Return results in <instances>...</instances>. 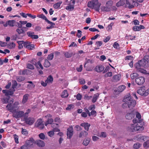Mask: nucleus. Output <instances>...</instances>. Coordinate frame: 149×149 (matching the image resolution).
<instances>
[{
    "label": "nucleus",
    "instance_id": "052dcab7",
    "mask_svg": "<svg viewBox=\"0 0 149 149\" xmlns=\"http://www.w3.org/2000/svg\"><path fill=\"white\" fill-rule=\"evenodd\" d=\"M48 135L50 137H52L54 134V131H50L48 133Z\"/></svg>",
    "mask_w": 149,
    "mask_h": 149
},
{
    "label": "nucleus",
    "instance_id": "39448f33",
    "mask_svg": "<svg viewBox=\"0 0 149 149\" xmlns=\"http://www.w3.org/2000/svg\"><path fill=\"white\" fill-rule=\"evenodd\" d=\"M12 113L13 116L17 119L23 117L24 115V112L22 111L13 112Z\"/></svg>",
    "mask_w": 149,
    "mask_h": 149
},
{
    "label": "nucleus",
    "instance_id": "c03bdc74",
    "mask_svg": "<svg viewBox=\"0 0 149 149\" xmlns=\"http://www.w3.org/2000/svg\"><path fill=\"white\" fill-rule=\"evenodd\" d=\"M126 1V3L128 6V8H133L134 7V6L133 5H131V3H130V2H129L128 0H125Z\"/></svg>",
    "mask_w": 149,
    "mask_h": 149
},
{
    "label": "nucleus",
    "instance_id": "a18cd8bd",
    "mask_svg": "<svg viewBox=\"0 0 149 149\" xmlns=\"http://www.w3.org/2000/svg\"><path fill=\"white\" fill-rule=\"evenodd\" d=\"M15 45L13 42H12L9 44L8 46V48L9 49H12L14 48L15 47Z\"/></svg>",
    "mask_w": 149,
    "mask_h": 149
},
{
    "label": "nucleus",
    "instance_id": "37998d69",
    "mask_svg": "<svg viewBox=\"0 0 149 149\" xmlns=\"http://www.w3.org/2000/svg\"><path fill=\"white\" fill-rule=\"evenodd\" d=\"M54 57V53H52L48 55L47 57V59L49 60H52L53 58Z\"/></svg>",
    "mask_w": 149,
    "mask_h": 149
},
{
    "label": "nucleus",
    "instance_id": "2f4dec72",
    "mask_svg": "<svg viewBox=\"0 0 149 149\" xmlns=\"http://www.w3.org/2000/svg\"><path fill=\"white\" fill-rule=\"evenodd\" d=\"M25 42L23 41H19L18 42V44L19 45L18 47L19 49H21L23 48V46H24V43Z\"/></svg>",
    "mask_w": 149,
    "mask_h": 149
},
{
    "label": "nucleus",
    "instance_id": "5701e85b",
    "mask_svg": "<svg viewBox=\"0 0 149 149\" xmlns=\"http://www.w3.org/2000/svg\"><path fill=\"white\" fill-rule=\"evenodd\" d=\"M36 142L38 146L39 147H43L45 145L44 142L40 140H37Z\"/></svg>",
    "mask_w": 149,
    "mask_h": 149
},
{
    "label": "nucleus",
    "instance_id": "6ab92c4d",
    "mask_svg": "<svg viewBox=\"0 0 149 149\" xmlns=\"http://www.w3.org/2000/svg\"><path fill=\"white\" fill-rule=\"evenodd\" d=\"M29 96V95L28 94H26L24 95L22 101L23 104H24L27 102Z\"/></svg>",
    "mask_w": 149,
    "mask_h": 149
},
{
    "label": "nucleus",
    "instance_id": "5fc2aeb1",
    "mask_svg": "<svg viewBox=\"0 0 149 149\" xmlns=\"http://www.w3.org/2000/svg\"><path fill=\"white\" fill-rule=\"evenodd\" d=\"M113 47L116 49H118L119 47V45L117 42H116L114 43Z\"/></svg>",
    "mask_w": 149,
    "mask_h": 149
},
{
    "label": "nucleus",
    "instance_id": "2eb2a0df",
    "mask_svg": "<svg viewBox=\"0 0 149 149\" xmlns=\"http://www.w3.org/2000/svg\"><path fill=\"white\" fill-rule=\"evenodd\" d=\"M145 29V27L142 25H140L139 26H135L132 28L133 30L134 31H140L141 29Z\"/></svg>",
    "mask_w": 149,
    "mask_h": 149
},
{
    "label": "nucleus",
    "instance_id": "a211bd4d",
    "mask_svg": "<svg viewBox=\"0 0 149 149\" xmlns=\"http://www.w3.org/2000/svg\"><path fill=\"white\" fill-rule=\"evenodd\" d=\"M14 91H12L10 90H4L2 91L3 93L5 94L6 95L8 96L9 95H12L14 94Z\"/></svg>",
    "mask_w": 149,
    "mask_h": 149
},
{
    "label": "nucleus",
    "instance_id": "423d86ee",
    "mask_svg": "<svg viewBox=\"0 0 149 149\" xmlns=\"http://www.w3.org/2000/svg\"><path fill=\"white\" fill-rule=\"evenodd\" d=\"M28 29L26 27H23L21 28H17L16 29V32L19 35L21 34H23L22 37L24 36L25 35V31L27 30Z\"/></svg>",
    "mask_w": 149,
    "mask_h": 149
},
{
    "label": "nucleus",
    "instance_id": "a878e982",
    "mask_svg": "<svg viewBox=\"0 0 149 149\" xmlns=\"http://www.w3.org/2000/svg\"><path fill=\"white\" fill-rule=\"evenodd\" d=\"M69 95L68 91L66 90H64L62 93L61 95V97L63 98H67Z\"/></svg>",
    "mask_w": 149,
    "mask_h": 149
},
{
    "label": "nucleus",
    "instance_id": "13d9d810",
    "mask_svg": "<svg viewBox=\"0 0 149 149\" xmlns=\"http://www.w3.org/2000/svg\"><path fill=\"white\" fill-rule=\"evenodd\" d=\"M90 141L89 139H87L86 140H84L83 141V143L84 145L87 146L89 143Z\"/></svg>",
    "mask_w": 149,
    "mask_h": 149
},
{
    "label": "nucleus",
    "instance_id": "7ed1b4c3",
    "mask_svg": "<svg viewBox=\"0 0 149 149\" xmlns=\"http://www.w3.org/2000/svg\"><path fill=\"white\" fill-rule=\"evenodd\" d=\"M144 129L142 125L140 126L138 124H132L131 125L130 130L132 132L137 131L138 133L140 132Z\"/></svg>",
    "mask_w": 149,
    "mask_h": 149
},
{
    "label": "nucleus",
    "instance_id": "4d7b16f0",
    "mask_svg": "<svg viewBox=\"0 0 149 149\" xmlns=\"http://www.w3.org/2000/svg\"><path fill=\"white\" fill-rule=\"evenodd\" d=\"M112 73L111 72H109L107 73H106L104 75V77H110L112 76Z\"/></svg>",
    "mask_w": 149,
    "mask_h": 149
},
{
    "label": "nucleus",
    "instance_id": "c9c22d12",
    "mask_svg": "<svg viewBox=\"0 0 149 149\" xmlns=\"http://www.w3.org/2000/svg\"><path fill=\"white\" fill-rule=\"evenodd\" d=\"M74 5L72 4V5H71L70 4L67 6L66 7V9L67 10H69V11H72V10L74 8Z\"/></svg>",
    "mask_w": 149,
    "mask_h": 149
},
{
    "label": "nucleus",
    "instance_id": "e2e57ef3",
    "mask_svg": "<svg viewBox=\"0 0 149 149\" xmlns=\"http://www.w3.org/2000/svg\"><path fill=\"white\" fill-rule=\"evenodd\" d=\"M78 33L77 34V36L79 38H80L81 36V30H77Z\"/></svg>",
    "mask_w": 149,
    "mask_h": 149
},
{
    "label": "nucleus",
    "instance_id": "09e8293b",
    "mask_svg": "<svg viewBox=\"0 0 149 149\" xmlns=\"http://www.w3.org/2000/svg\"><path fill=\"white\" fill-rule=\"evenodd\" d=\"M27 68L33 70L34 69V66L30 63H28L27 65Z\"/></svg>",
    "mask_w": 149,
    "mask_h": 149
},
{
    "label": "nucleus",
    "instance_id": "ea45409f",
    "mask_svg": "<svg viewBox=\"0 0 149 149\" xmlns=\"http://www.w3.org/2000/svg\"><path fill=\"white\" fill-rule=\"evenodd\" d=\"M37 17L42 18V19L45 20V21H46V22H47L48 20L46 17L43 14L38 15Z\"/></svg>",
    "mask_w": 149,
    "mask_h": 149
},
{
    "label": "nucleus",
    "instance_id": "dca6fc26",
    "mask_svg": "<svg viewBox=\"0 0 149 149\" xmlns=\"http://www.w3.org/2000/svg\"><path fill=\"white\" fill-rule=\"evenodd\" d=\"M135 116V113L133 111H132L130 113H127L126 114L125 117L127 119L131 120Z\"/></svg>",
    "mask_w": 149,
    "mask_h": 149
},
{
    "label": "nucleus",
    "instance_id": "7c9ffc66",
    "mask_svg": "<svg viewBox=\"0 0 149 149\" xmlns=\"http://www.w3.org/2000/svg\"><path fill=\"white\" fill-rule=\"evenodd\" d=\"M8 21V26L11 27H13L14 26V24L16 22L15 20H9Z\"/></svg>",
    "mask_w": 149,
    "mask_h": 149
},
{
    "label": "nucleus",
    "instance_id": "0e129e2a",
    "mask_svg": "<svg viewBox=\"0 0 149 149\" xmlns=\"http://www.w3.org/2000/svg\"><path fill=\"white\" fill-rule=\"evenodd\" d=\"M78 72H81L82 70V65H80L79 67H77L76 68Z\"/></svg>",
    "mask_w": 149,
    "mask_h": 149
},
{
    "label": "nucleus",
    "instance_id": "3c124183",
    "mask_svg": "<svg viewBox=\"0 0 149 149\" xmlns=\"http://www.w3.org/2000/svg\"><path fill=\"white\" fill-rule=\"evenodd\" d=\"M13 137L15 143H19L18 141V136L16 134H15L13 135Z\"/></svg>",
    "mask_w": 149,
    "mask_h": 149
},
{
    "label": "nucleus",
    "instance_id": "e433bc0d",
    "mask_svg": "<svg viewBox=\"0 0 149 149\" xmlns=\"http://www.w3.org/2000/svg\"><path fill=\"white\" fill-rule=\"evenodd\" d=\"M53 121L54 120L53 119L48 118L47 121L45 123V126H47L48 124H52V123L53 122Z\"/></svg>",
    "mask_w": 149,
    "mask_h": 149
},
{
    "label": "nucleus",
    "instance_id": "c85d7f7f",
    "mask_svg": "<svg viewBox=\"0 0 149 149\" xmlns=\"http://www.w3.org/2000/svg\"><path fill=\"white\" fill-rule=\"evenodd\" d=\"M113 79L114 81H118L120 79V76L119 75H115L113 77Z\"/></svg>",
    "mask_w": 149,
    "mask_h": 149
},
{
    "label": "nucleus",
    "instance_id": "473e14b6",
    "mask_svg": "<svg viewBox=\"0 0 149 149\" xmlns=\"http://www.w3.org/2000/svg\"><path fill=\"white\" fill-rule=\"evenodd\" d=\"M62 3V1H59L56 3L54 4L53 6L54 8L55 9H57L58 8L60 7Z\"/></svg>",
    "mask_w": 149,
    "mask_h": 149
},
{
    "label": "nucleus",
    "instance_id": "338daca9",
    "mask_svg": "<svg viewBox=\"0 0 149 149\" xmlns=\"http://www.w3.org/2000/svg\"><path fill=\"white\" fill-rule=\"evenodd\" d=\"M48 83L47 81V80H45V82H44L43 81H42L41 84L42 86H46L47 85V84Z\"/></svg>",
    "mask_w": 149,
    "mask_h": 149
},
{
    "label": "nucleus",
    "instance_id": "c756f323",
    "mask_svg": "<svg viewBox=\"0 0 149 149\" xmlns=\"http://www.w3.org/2000/svg\"><path fill=\"white\" fill-rule=\"evenodd\" d=\"M51 65V64L48 60L46 59H45V62L44 64V66L45 67L48 68Z\"/></svg>",
    "mask_w": 149,
    "mask_h": 149
},
{
    "label": "nucleus",
    "instance_id": "9d476101",
    "mask_svg": "<svg viewBox=\"0 0 149 149\" xmlns=\"http://www.w3.org/2000/svg\"><path fill=\"white\" fill-rule=\"evenodd\" d=\"M67 138L70 139L72 137L73 134V129L72 127H71L67 129Z\"/></svg>",
    "mask_w": 149,
    "mask_h": 149
},
{
    "label": "nucleus",
    "instance_id": "bb28decb",
    "mask_svg": "<svg viewBox=\"0 0 149 149\" xmlns=\"http://www.w3.org/2000/svg\"><path fill=\"white\" fill-rule=\"evenodd\" d=\"M16 79L18 82H21L25 79V77L22 76H17L16 77Z\"/></svg>",
    "mask_w": 149,
    "mask_h": 149
},
{
    "label": "nucleus",
    "instance_id": "cd10ccee",
    "mask_svg": "<svg viewBox=\"0 0 149 149\" xmlns=\"http://www.w3.org/2000/svg\"><path fill=\"white\" fill-rule=\"evenodd\" d=\"M138 62L143 68L146 65V63L145 60L143 59H142L140 61H138Z\"/></svg>",
    "mask_w": 149,
    "mask_h": 149
},
{
    "label": "nucleus",
    "instance_id": "f704fd0d",
    "mask_svg": "<svg viewBox=\"0 0 149 149\" xmlns=\"http://www.w3.org/2000/svg\"><path fill=\"white\" fill-rule=\"evenodd\" d=\"M7 109L9 111H11L13 110L14 108V107L13 106L12 104H8L6 107Z\"/></svg>",
    "mask_w": 149,
    "mask_h": 149
},
{
    "label": "nucleus",
    "instance_id": "ddd939ff",
    "mask_svg": "<svg viewBox=\"0 0 149 149\" xmlns=\"http://www.w3.org/2000/svg\"><path fill=\"white\" fill-rule=\"evenodd\" d=\"M27 35L29 37L32 39H37L38 38V36L37 35H34V33L31 31H28L26 33Z\"/></svg>",
    "mask_w": 149,
    "mask_h": 149
},
{
    "label": "nucleus",
    "instance_id": "412c9836",
    "mask_svg": "<svg viewBox=\"0 0 149 149\" xmlns=\"http://www.w3.org/2000/svg\"><path fill=\"white\" fill-rule=\"evenodd\" d=\"M88 132L85 131H82L79 134V138H84L87 136L88 135Z\"/></svg>",
    "mask_w": 149,
    "mask_h": 149
},
{
    "label": "nucleus",
    "instance_id": "20e7f679",
    "mask_svg": "<svg viewBox=\"0 0 149 149\" xmlns=\"http://www.w3.org/2000/svg\"><path fill=\"white\" fill-rule=\"evenodd\" d=\"M137 93L141 95L147 96L149 94V89H145V87H142L137 91Z\"/></svg>",
    "mask_w": 149,
    "mask_h": 149
},
{
    "label": "nucleus",
    "instance_id": "aec40b11",
    "mask_svg": "<svg viewBox=\"0 0 149 149\" xmlns=\"http://www.w3.org/2000/svg\"><path fill=\"white\" fill-rule=\"evenodd\" d=\"M42 125V128H44L45 126L44 123H43L42 120L41 119H39L38 120L36 123V126L39 127L40 125Z\"/></svg>",
    "mask_w": 149,
    "mask_h": 149
},
{
    "label": "nucleus",
    "instance_id": "4468645a",
    "mask_svg": "<svg viewBox=\"0 0 149 149\" xmlns=\"http://www.w3.org/2000/svg\"><path fill=\"white\" fill-rule=\"evenodd\" d=\"M26 145L29 147H32L34 143V140L33 138H31L29 140L26 141Z\"/></svg>",
    "mask_w": 149,
    "mask_h": 149
},
{
    "label": "nucleus",
    "instance_id": "58836bf2",
    "mask_svg": "<svg viewBox=\"0 0 149 149\" xmlns=\"http://www.w3.org/2000/svg\"><path fill=\"white\" fill-rule=\"evenodd\" d=\"M65 57L67 58L71 57L73 55L72 52H65L64 53Z\"/></svg>",
    "mask_w": 149,
    "mask_h": 149
},
{
    "label": "nucleus",
    "instance_id": "f03ea898",
    "mask_svg": "<svg viewBox=\"0 0 149 149\" xmlns=\"http://www.w3.org/2000/svg\"><path fill=\"white\" fill-rule=\"evenodd\" d=\"M101 6V3H99L98 0H91L88 2L87 6L99 12L100 8Z\"/></svg>",
    "mask_w": 149,
    "mask_h": 149
},
{
    "label": "nucleus",
    "instance_id": "de8ad7c7",
    "mask_svg": "<svg viewBox=\"0 0 149 149\" xmlns=\"http://www.w3.org/2000/svg\"><path fill=\"white\" fill-rule=\"evenodd\" d=\"M138 76V74L136 73H134L130 75V77L132 79H134Z\"/></svg>",
    "mask_w": 149,
    "mask_h": 149
},
{
    "label": "nucleus",
    "instance_id": "79ce46f5",
    "mask_svg": "<svg viewBox=\"0 0 149 149\" xmlns=\"http://www.w3.org/2000/svg\"><path fill=\"white\" fill-rule=\"evenodd\" d=\"M46 80H47L48 83L52 82L53 81V78L51 75H50Z\"/></svg>",
    "mask_w": 149,
    "mask_h": 149
},
{
    "label": "nucleus",
    "instance_id": "393cba45",
    "mask_svg": "<svg viewBox=\"0 0 149 149\" xmlns=\"http://www.w3.org/2000/svg\"><path fill=\"white\" fill-rule=\"evenodd\" d=\"M102 11L103 12H108L110 11L111 9L108 6H102L100 8Z\"/></svg>",
    "mask_w": 149,
    "mask_h": 149
},
{
    "label": "nucleus",
    "instance_id": "bf43d9fd",
    "mask_svg": "<svg viewBox=\"0 0 149 149\" xmlns=\"http://www.w3.org/2000/svg\"><path fill=\"white\" fill-rule=\"evenodd\" d=\"M30 71L29 70L27 69H25L22 71V75H25V74H27V73Z\"/></svg>",
    "mask_w": 149,
    "mask_h": 149
},
{
    "label": "nucleus",
    "instance_id": "774afa93",
    "mask_svg": "<svg viewBox=\"0 0 149 149\" xmlns=\"http://www.w3.org/2000/svg\"><path fill=\"white\" fill-rule=\"evenodd\" d=\"M143 59L145 60V61L147 63L149 62V56L146 55L144 57Z\"/></svg>",
    "mask_w": 149,
    "mask_h": 149
},
{
    "label": "nucleus",
    "instance_id": "f3484780",
    "mask_svg": "<svg viewBox=\"0 0 149 149\" xmlns=\"http://www.w3.org/2000/svg\"><path fill=\"white\" fill-rule=\"evenodd\" d=\"M81 126L84 127V129L88 131L89 130V128L90 126L91 125L90 124L87 123H81L80 125Z\"/></svg>",
    "mask_w": 149,
    "mask_h": 149
},
{
    "label": "nucleus",
    "instance_id": "f8f14e48",
    "mask_svg": "<svg viewBox=\"0 0 149 149\" xmlns=\"http://www.w3.org/2000/svg\"><path fill=\"white\" fill-rule=\"evenodd\" d=\"M134 67L138 71H139L141 72L144 73L146 71L145 70L142 68L143 67H141V66L140 65V64L138 62L135 64Z\"/></svg>",
    "mask_w": 149,
    "mask_h": 149
},
{
    "label": "nucleus",
    "instance_id": "a19ab883",
    "mask_svg": "<svg viewBox=\"0 0 149 149\" xmlns=\"http://www.w3.org/2000/svg\"><path fill=\"white\" fill-rule=\"evenodd\" d=\"M113 2L112 1H109L107 2L106 6H108L109 8L111 9V7L112 4H113Z\"/></svg>",
    "mask_w": 149,
    "mask_h": 149
},
{
    "label": "nucleus",
    "instance_id": "49530a36",
    "mask_svg": "<svg viewBox=\"0 0 149 149\" xmlns=\"http://www.w3.org/2000/svg\"><path fill=\"white\" fill-rule=\"evenodd\" d=\"M141 146V145L139 143H135L133 146V148L134 149H138L140 148Z\"/></svg>",
    "mask_w": 149,
    "mask_h": 149
},
{
    "label": "nucleus",
    "instance_id": "864d4df0",
    "mask_svg": "<svg viewBox=\"0 0 149 149\" xmlns=\"http://www.w3.org/2000/svg\"><path fill=\"white\" fill-rule=\"evenodd\" d=\"M143 146L144 148L149 147V140L146 141L143 143Z\"/></svg>",
    "mask_w": 149,
    "mask_h": 149
},
{
    "label": "nucleus",
    "instance_id": "603ef678",
    "mask_svg": "<svg viewBox=\"0 0 149 149\" xmlns=\"http://www.w3.org/2000/svg\"><path fill=\"white\" fill-rule=\"evenodd\" d=\"M10 98V97H4L3 99V102L4 104H7L8 102V100Z\"/></svg>",
    "mask_w": 149,
    "mask_h": 149
},
{
    "label": "nucleus",
    "instance_id": "8fccbe9b",
    "mask_svg": "<svg viewBox=\"0 0 149 149\" xmlns=\"http://www.w3.org/2000/svg\"><path fill=\"white\" fill-rule=\"evenodd\" d=\"M17 85V83L16 80H14L12 82V87L14 89L16 88Z\"/></svg>",
    "mask_w": 149,
    "mask_h": 149
},
{
    "label": "nucleus",
    "instance_id": "b1692460",
    "mask_svg": "<svg viewBox=\"0 0 149 149\" xmlns=\"http://www.w3.org/2000/svg\"><path fill=\"white\" fill-rule=\"evenodd\" d=\"M99 94L98 93H97L95 94L92 100V102L93 103H95L96 102L97 99L99 97Z\"/></svg>",
    "mask_w": 149,
    "mask_h": 149
},
{
    "label": "nucleus",
    "instance_id": "f257e3e1",
    "mask_svg": "<svg viewBox=\"0 0 149 149\" xmlns=\"http://www.w3.org/2000/svg\"><path fill=\"white\" fill-rule=\"evenodd\" d=\"M123 101L125 102L122 105V107L124 108L128 106L130 109H132L136 104V101L133 100L130 96L124 98Z\"/></svg>",
    "mask_w": 149,
    "mask_h": 149
},
{
    "label": "nucleus",
    "instance_id": "1a4fd4ad",
    "mask_svg": "<svg viewBox=\"0 0 149 149\" xmlns=\"http://www.w3.org/2000/svg\"><path fill=\"white\" fill-rule=\"evenodd\" d=\"M104 69V67L103 65H99L95 67L94 70L95 71L98 73H100L103 72Z\"/></svg>",
    "mask_w": 149,
    "mask_h": 149
},
{
    "label": "nucleus",
    "instance_id": "0eeeda50",
    "mask_svg": "<svg viewBox=\"0 0 149 149\" xmlns=\"http://www.w3.org/2000/svg\"><path fill=\"white\" fill-rule=\"evenodd\" d=\"M145 81V78L143 77H137L135 79V82L139 85H142Z\"/></svg>",
    "mask_w": 149,
    "mask_h": 149
},
{
    "label": "nucleus",
    "instance_id": "6e6552de",
    "mask_svg": "<svg viewBox=\"0 0 149 149\" xmlns=\"http://www.w3.org/2000/svg\"><path fill=\"white\" fill-rule=\"evenodd\" d=\"M24 46L25 47L30 50H33L35 48L34 45L31 44V42L28 41H26L24 43Z\"/></svg>",
    "mask_w": 149,
    "mask_h": 149
},
{
    "label": "nucleus",
    "instance_id": "72a5a7b5",
    "mask_svg": "<svg viewBox=\"0 0 149 149\" xmlns=\"http://www.w3.org/2000/svg\"><path fill=\"white\" fill-rule=\"evenodd\" d=\"M102 44V41H97L95 43V45L97 46V47H95L94 49L97 50L99 49V47L101 46Z\"/></svg>",
    "mask_w": 149,
    "mask_h": 149
},
{
    "label": "nucleus",
    "instance_id": "6e6d98bb",
    "mask_svg": "<svg viewBox=\"0 0 149 149\" xmlns=\"http://www.w3.org/2000/svg\"><path fill=\"white\" fill-rule=\"evenodd\" d=\"M22 133L25 135H27L28 134V132L26 130L22 128Z\"/></svg>",
    "mask_w": 149,
    "mask_h": 149
},
{
    "label": "nucleus",
    "instance_id": "680f3d73",
    "mask_svg": "<svg viewBox=\"0 0 149 149\" xmlns=\"http://www.w3.org/2000/svg\"><path fill=\"white\" fill-rule=\"evenodd\" d=\"M11 38L12 39L14 40H17V38H19L18 37V35L16 34L13 36H12Z\"/></svg>",
    "mask_w": 149,
    "mask_h": 149
},
{
    "label": "nucleus",
    "instance_id": "69168bd1",
    "mask_svg": "<svg viewBox=\"0 0 149 149\" xmlns=\"http://www.w3.org/2000/svg\"><path fill=\"white\" fill-rule=\"evenodd\" d=\"M40 138L42 139H45V136L43 133H41L39 135Z\"/></svg>",
    "mask_w": 149,
    "mask_h": 149
},
{
    "label": "nucleus",
    "instance_id": "4be33fe9",
    "mask_svg": "<svg viewBox=\"0 0 149 149\" xmlns=\"http://www.w3.org/2000/svg\"><path fill=\"white\" fill-rule=\"evenodd\" d=\"M33 64L34 65H35L37 69L40 68L42 70L43 69V67L41 64L40 61H38L37 63L35 62V63Z\"/></svg>",
    "mask_w": 149,
    "mask_h": 149
},
{
    "label": "nucleus",
    "instance_id": "9b49d317",
    "mask_svg": "<svg viewBox=\"0 0 149 149\" xmlns=\"http://www.w3.org/2000/svg\"><path fill=\"white\" fill-rule=\"evenodd\" d=\"M27 124L30 125H32L35 122V119L33 118H24Z\"/></svg>",
    "mask_w": 149,
    "mask_h": 149
},
{
    "label": "nucleus",
    "instance_id": "4c0bfd02",
    "mask_svg": "<svg viewBox=\"0 0 149 149\" xmlns=\"http://www.w3.org/2000/svg\"><path fill=\"white\" fill-rule=\"evenodd\" d=\"M125 85H122L119 86L118 88V90L119 92H121L123 91L125 88Z\"/></svg>",
    "mask_w": 149,
    "mask_h": 149
}]
</instances>
